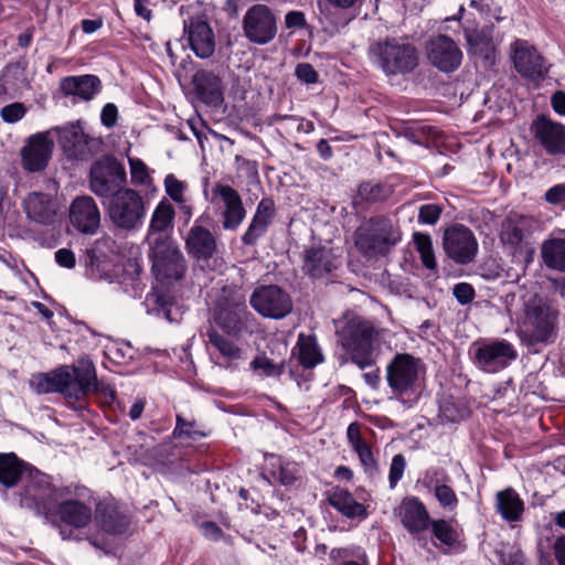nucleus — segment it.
Returning <instances> with one entry per match:
<instances>
[{
  "label": "nucleus",
  "instance_id": "obj_1",
  "mask_svg": "<svg viewBox=\"0 0 565 565\" xmlns=\"http://www.w3.org/2000/svg\"><path fill=\"white\" fill-rule=\"evenodd\" d=\"M89 490L81 484L55 487L46 475L30 476L21 493L20 504L51 521L75 529L86 527L92 521V508L85 502Z\"/></svg>",
  "mask_w": 565,
  "mask_h": 565
},
{
  "label": "nucleus",
  "instance_id": "obj_2",
  "mask_svg": "<svg viewBox=\"0 0 565 565\" xmlns=\"http://www.w3.org/2000/svg\"><path fill=\"white\" fill-rule=\"evenodd\" d=\"M392 396L405 407L419 399L425 382L426 366L422 359L409 353H396L385 367Z\"/></svg>",
  "mask_w": 565,
  "mask_h": 565
},
{
  "label": "nucleus",
  "instance_id": "obj_3",
  "mask_svg": "<svg viewBox=\"0 0 565 565\" xmlns=\"http://www.w3.org/2000/svg\"><path fill=\"white\" fill-rule=\"evenodd\" d=\"M381 333L373 322L360 316L345 317L337 326L338 343L361 370L375 363L374 351Z\"/></svg>",
  "mask_w": 565,
  "mask_h": 565
},
{
  "label": "nucleus",
  "instance_id": "obj_4",
  "mask_svg": "<svg viewBox=\"0 0 565 565\" xmlns=\"http://www.w3.org/2000/svg\"><path fill=\"white\" fill-rule=\"evenodd\" d=\"M93 379V370L86 362H77L73 366L64 365L49 373L33 375L30 386L38 394L61 393L68 402L83 401V394L92 390L88 382Z\"/></svg>",
  "mask_w": 565,
  "mask_h": 565
},
{
  "label": "nucleus",
  "instance_id": "obj_5",
  "mask_svg": "<svg viewBox=\"0 0 565 565\" xmlns=\"http://www.w3.org/2000/svg\"><path fill=\"white\" fill-rule=\"evenodd\" d=\"M367 55L371 63L387 77L406 76L419 64L416 46L403 38L387 36L370 44Z\"/></svg>",
  "mask_w": 565,
  "mask_h": 565
},
{
  "label": "nucleus",
  "instance_id": "obj_6",
  "mask_svg": "<svg viewBox=\"0 0 565 565\" xmlns=\"http://www.w3.org/2000/svg\"><path fill=\"white\" fill-rule=\"evenodd\" d=\"M356 249L365 257L386 256L402 239L397 222L375 215L362 222L353 234Z\"/></svg>",
  "mask_w": 565,
  "mask_h": 565
},
{
  "label": "nucleus",
  "instance_id": "obj_7",
  "mask_svg": "<svg viewBox=\"0 0 565 565\" xmlns=\"http://www.w3.org/2000/svg\"><path fill=\"white\" fill-rule=\"evenodd\" d=\"M152 270L158 281L170 286L183 278L185 259L181 250L167 237H157L151 246Z\"/></svg>",
  "mask_w": 565,
  "mask_h": 565
},
{
  "label": "nucleus",
  "instance_id": "obj_8",
  "mask_svg": "<svg viewBox=\"0 0 565 565\" xmlns=\"http://www.w3.org/2000/svg\"><path fill=\"white\" fill-rule=\"evenodd\" d=\"M558 312L541 300L526 305L521 334L530 344L548 342L556 333Z\"/></svg>",
  "mask_w": 565,
  "mask_h": 565
},
{
  "label": "nucleus",
  "instance_id": "obj_9",
  "mask_svg": "<svg viewBox=\"0 0 565 565\" xmlns=\"http://www.w3.org/2000/svg\"><path fill=\"white\" fill-rule=\"evenodd\" d=\"M108 215L118 228L126 231L139 228L146 215L142 196L132 189H121L111 196Z\"/></svg>",
  "mask_w": 565,
  "mask_h": 565
},
{
  "label": "nucleus",
  "instance_id": "obj_10",
  "mask_svg": "<svg viewBox=\"0 0 565 565\" xmlns=\"http://www.w3.org/2000/svg\"><path fill=\"white\" fill-rule=\"evenodd\" d=\"M247 313L246 297L241 288H223L216 306L215 323L227 334L237 335Z\"/></svg>",
  "mask_w": 565,
  "mask_h": 565
},
{
  "label": "nucleus",
  "instance_id": "obj_11",
  "mask_svg": "<svg viewBox=\"0 0 565 565\" xmlns=\"http://www.w3.org/2000/svg\"><path fill=\"white\" fill-rule=\"evenodd\" d=\"M126 169L114 157L95 161L89 171V189L99 198L114 196L126 182Z\"/></svg>",
  "mask_w": 565,
  "mask_h": 565
},
{
  "label": "nucleus",
  "instance_id": "obj_12",
  "mask_svg": "<svg viewBox=\"0 0 565 565\" xmlns=\"http://www.w3.org/2000/svg\"><path fill=\"white\" fill-rule=\"evenodd\" d=\"M476 366L487 373H495L505 369L518 358L513 345L507 340L484 339L471 347Z\"/></svg>",
  "mask_w": 565,
  "mask_h": 565
},
{
  "label": "nucleus",
  "instance_id": "obj_13",
  "mask_svg": "<svg viewBox=\"0 0 565 565\" xmlns=\"http://www.w3.org/2000/svg\"><path fill=\"white\" fill-rule=\"evenodd\" d=\"M58 142L67 158L87 161L103 150L102 138L84 131L79 122L58 128Z\"/></svg>",
  "mask_w": 565,
  "mask_h": 565
},
{
  "label": "nucleus",
  "instance_id": "obj_14",
  "mask_svg": "<svg viewBox=\"0 0 565 565\" xmlns=\"http://www.w3.org/2000/svg\"><path fill=\"white\" fill-rule=\"evenodd\" d=\"M250 306L265 318L281 319L292 309L289 295L276 285L256 288L250 298Z\"/></svg>",
  "mask_w": 565,
  "mask_h": 565
},
{
  "label": "nucleus",
  "instance_id": "obj_15",
  "mask_svg": "<svg viewBox=\"0 0 565 565\" xmlns=\"http://www.w3.org/2000/svg\"><path fill=\"white\" fill-rule=\"evenodd\" d=\"M428 62L438 71L451 73L459 68L462 62V51L450 36L438 34L426 42Z\"/></svg>",
  "mask_w": 565,
  "mask_h": 565
},
{
  "label": "nucleus",
  "instance_id": "obj_16",
  "mask_svg": "<svg viewBox=\"0 0 565 565\" xmlns=\"http://www.w3.org/2000/svg\"><path fill=\"white\" fill-rule=\"evenodd\" d=\"M243 30L250 42L266 44L276 36V18L267 6L255 4L244 15Z\"/></svg>",
  "mask_w": 565,
  "mask_h": 565
},
{
  "label": "nucleus",
  "instance_id": "obj_17",
  "mask_svg": "<svg viewBox=\"0 0 565 565\" xmlns=\"http://www.w3.org/2000/svg\"><path fill=\"white\" fill-rule=\"evenodd\" d=\"M444 249L455 263L468 264L477 255L478 242L470 228L457 224L445 232Z\"/></svg>",
  "mask_w": 565,
  "mask_h": 565
},
{
  "label": "nucleus",
  "instance_id": "obj_18",
  "mask_svg": "<svg viewBox=\"0 0 565 565\" xmlns=\"http://www.w3.org/2000/svg\"><path fill=\"white\" fill-rule=\"evenodd\" d=\"M512 60L516 72L531 79L543 78L547 72L544 58L527 41L516 39L511 44Z\"/></svg>",
  "mask_w": 565,
  "mask_h": 565
},
{
  "label": "nucleus",
  "instance_id": "obj_19",
  "mask_svg": "<svg viewBox=\"0 0 565 565\" xmlns=\"http://www.w3.org/2000/svg\"><path fill=\"white\" fill-rule=\"evenodd\" d=\"M212 193L217 195L222 202V226L226 231H235L244 222L246 210L238 192L226 184L216 183Z\"/></svg>",
  "mask_w": 565,
  "mask_h": 565
},
{
  "label": "nucleus",
  "instance_id": "obj_20",
  "mask_svg": "<svg viewBox=\"0 0 565 565\" xmlns=\"http://www.w3.org/2000/svg\"><path fill=\"white\" fill-rule=\"evenodd\" d=\"M70 222L83 234H96L100 225V212L95 200L88 195L74 199L70 206Z\"/></svg>",
  "mask_w": 565,
  "mask_h": 565
},
{
  "label": "nucleus",
  "instance_id": "obj_21",
  "mask_svg": "<svg viewBox=\"0 0 565 565\" xmlns=\"http://www.w3.org/2000/svg\"><path fill=\"white\" fill-rule=\"evenodd\" d=\"M535 138L548 154H565V126L541 116L533 122Z\"/></svg>",
  "mask_w": 565,
  "mask_h": 565
},
{
  "label": "nucleus",
  "instance_id": "obj_22",
  "mask_svg": "<svg viewBox=\"0 0 565 565\" xmlns=\"http://www.w3.org/2000/svg\"><path fill=\"white\" fill-rule=\"evenodd\" d=\"M53 142L42 134L29 138L21 150L22 166L29 172H38L46 168L53 151Z\"/></svg>",
  "mask_w": 565,
  "mask_h": 565
},
{
  "label": "nucleus",
  "instance_id": "obj_23",
  "mask_svg": "<svg viewBox=\"0 0 565 565\" xmlns=\"http://www.w3.org/2000/svg\"><path fill=\"white\" fill-rule=\"evenodd\" d=\"M403 526L412 535L419 534L430 526V516L425 504L417 497L405 498L398 509Z\"/></svg>",
  "mask_w": 565,
  "mask_h": 565
},
{
  "label": "nucleus",
  "instance_id": "obj_24",
  "mask_svg": "<svg viewBox=\"0 0 565 565\" xmlns=\"http://www.w3.org/2000/svg\"><path fill=\"white\" fill-rule=\"evenodd\" d=\"M185 33L189 45L198 57L207 58L214 53V33L206 21L192 19L189 24H185Z\"/></svg>",
  "mask_w": 565,
  "mask_h": 565
},
{
  "label": "nucleus",
  "instance_id": "obj_25",
  "mask_svg": "<svg viewBox=\"0 0 565 565\" xmlns=\"http://www.w3.org/2000/svg\"><path fill=\"white\" fill-rule=\"evenodd\" d=\"M275 212L274 201L269 198L262 199L256 206L246 232L242 236V242L248 246L255 245L266 234L275 217Z\"/></svg>",
  "mask_w": 565,
  "mask_h": 565
},
{
  "label": "nucleus",
  "instance_id": "obj_26",
  "mask_svg": "<svg viewBox=\"0 0 565 565\" xmlns=\"http://www.w3.org/2000/svg\"><path fill=\"white\" fill-rule=\"evenodd\" d=\"M192 83L195 93L206 105L217 107L223 103V83L218 74L200 70L193 75Z\"/></svg>",
  "mask_w": 565,
  "mask_h": 565
},
{
  "label": "nucleus",
  "instance_id": "obj_27",
  "mask_svg": "<svg viewBox=\"0 0 565 565\" xmlns=\"http://www.w3.org/2000/svg\"><path fill=\"white\" fill-rule=\"evenodd\" d=\"M188 253L198 262H207L217 249L216 238L207 228L194 225L186 236Z\"/></svg>",
  "mask_w": 565,
  "mask_h": 565
},
{
  "label": "nucleus",
  "instance_id": "obj_28",
  "mask_svg": "<svg viewBox=\"0 0 565 565\" xmlns=\"http://www.w3.org/2000/svg\"><path fill=\"white\" fill-rule=\"evenodd\" d=\"M28 217L39 224H52L57 214V203L51 195L41 192L30 193L23 201Z\"/></svg>",
  "mask_w": 565,
  "mask_h": 565
},
{
  "label": "nucleus",
  "instance_id": "obj_29",
  "mask_svg": "<svg viewBox=\"0 0 565 565\" xmlns=\"http://www.w3.org/2000/svg\"><path fill=\"white\" fill-rule=\"evenodd\" d=\"M60 87L64 95L88 102L100 92L102 82L96 75H75L64 77Z\"/></svg>",
  "mask_w": 565,
  "mask_h": 565
},
{
  "label": "nucleus",
  "instance_id": "obj_30",
  "mask_svg": "<svg viewBox=\"0 0 565 565\" xmlns=\"http://www.w3.org/2000/svg\"><path fill=\"white\" fill-rule=\"evenodd\" d=\"M95 513L100 527L107 533L121 534L129 525L128 515L120 511L114 500L97 503Z\"/></svg>",
  "mask_w": 565,
  "mask_h": 565
},
{
  "label": "nucleus",
  "instance_id": "obj_31",
  "mask_svg": "<svg viewBox=\"0 0 565 565\" xmlns=\"http://www.w3.org/2000/svg\"><path fill=\"white\" fill-rule=\"evenodd\" d=\"M495 510L507 522H518L524 512V502L513 488H507L495 494Z\"/></svg>",
  "mask_w": 565,
  "mask_h": 565
},
{
  "label": "nucleus",
  "instance_id": "obj_32",
  "mask_svg": "<svg viewBox=\"0 0 565 565\" xmlns=\"http://www.w3.org/2000/svg\"><path fill=\"white\" fill-rule=\"evenodd\" d=\"M329 504L347 518H366L367 512L363 504L359 503L345 489L334 488L329 497Z\"/></svg>",
  "mask_w": 565,
  "mask_h": 565
},
{
  "label": "nucleus",
  "instance_id": "obj_33",
  "mask_svg": "<svg viewBox=\"0 0 565 565\" xmlns=\"http://www.w3.org/2000/svg\"><path fill=\"white\" fill-rule=\"evenodd\" d=\"M540 256L546 268L565 274V238L545 239L541 245Z\"/></svg>",
  "mask_w": 565,
  "mask_h": 565
},
{
  "label": "nucleus",
  "instance_id": "obj_34",
  "mask_svg": "<svg viewBox=\"0 0 565 565\" xmlns=\"http://www.w3.org/2000/svg\"><path fill=\"white\" fill-rule=\"evenodd\" d=\"M347 437L353 450L358 454L361 465L365 471L373 473L377 470V463L370 445L361 435L360 425L354 422L348 426Z\"/></svg>",
  "mask_w": 565,
  "mask_h": 565
},
{
  "label": "nucleus",
  "instance_id": "obj_35",
  "mask_svg": "<svg viewBox=\"0 0 565 565\" xmlns=\"http://www.w3.org/2000/svg\"><path fill=\"white\" fill-rule=\"evenodd\" d=\"M207 343L212 347L222 359L225 360V366H230L236 361L243 359L244 350L233 340L221 334L214 328H210L206 332Z\"/></svg>",
  "mask_w": 565,
  "mask_h": 565
},
{
  "label": "nucleus",
  "instance_id": "obj_36",
  "mask_svg": "<svg viewBox=\"0 0 565 565\" xmlns=\"http://www.w3.org/2000/svg\"><path fill=\"white\" fill-rule=\"evenodd\" d=\"M392 188L381 183L364 182L359 185L352 204L356 210H364L365 205L375 204L387 200L392 194Z\"/></svg>",
  "mask_w": 565,
  "mask_h": 565
},
{
  "label": "nucleus",
  "instance_id": "obj_37",
  "mask_svg": "<svg viewBox=\"0 0 565 565\" xmlns=\"http://www.w3.org/2000/svg\"><path fill=\"white\" fill-rule=\"evenodd\" d=\"M531 234L530 220L524 216L509 217L502 223L500 238L504 245L515 247Z\"/></svg>",
  "mask_w": 565,
  "mask_h": 565
},
{
  "label": "nucleus",
  "instance_id": "obj_38",
  "mask_svg": "<svg viewBox=\"0 0 565 565\" xmlns=\"http://www.w3.org/2000/svg\"><path fill=\"white\" fill-rule=\"evenodd\" d=\"M175 213L173 206L167 201H160L152 212L147 241L152 246L156 234L166 233L173 227Z\"/></svg>",
  "mask_w": 565,
  "mask_h": 565
},
{
  "label": "nucleus",
  "instance_id": "obj_39",
  "mask_svg": "<svg viewBox=\"0 0 565 565\" xmlns=\"http://www.w3.org/2000/svg\"><path fill=\"white\" fill-rule=\"evenodd\" d=\"M333 267L331 253L326 247H311L306 250L303 270L312 277H320Z\"/></svg>",
  "mask_w": 565,
  "mask_h": 565
},
{
  "label": "nucleus",
  "instance_id": "obj_40",
  "mask_svg": "<svg viewBox=\"0 0 565 565\" xmlns=\"http://www.w3.org/2000/svg\"><path fill=\"white\" fill-rule=\"evenodd\" d=\"M25 465L13 454L0 455V483L14 487L23 477Z\"/></svg>",
  "mask_w": 565,
  "mask_h": 565
},
{
  "label": "nucleus",
  "instance_id": "obj_41",
  "mask_svg": "<svg viewBox=\"0 0 565 565\" xmlns=\"http://www.w3.org/2000/svg\"><path fill=\"white\" fill-rule=\"evenodd\" d=\"M299 362L306 369H311L322 362V353L311 335L300 334L298 339Z\"/></svg>",
  "mask_w": 565,
  "mask_h": 565
},
{
  "label": "nucleus",
  "instance_id": "obj_42",
  "mask_svg": "<svg viewBox=\"0 0 565 565\" xmlns=\"http://www.w3.org/2000/svg\"><path fill=\"white\" fill-rule=\"evenodd\" d=\"M465 39L470 47V51H472L475 54L489 57V54L492 51V38L489 31L466 28Z\"/></svg>",
  "mask_w": 565,
  "mask_h": 565
},
{
  "label": "nucleus",
  "instance_id": "obj_43",
  "mask_svg": "<svg viewBox=\"0 0 565 565\" xmlns=\"http://www.w3.org/2000/svg\"><path fill=\"white\" fill-rule=\"evenodd\" d=\"M23 71L19 65H8L0 75V92L11 95L20 88Z\"/></svg>",
  "mask_w": 565,
  "mask_h": 565
},
{
  "label": "nucleus",
  "instance_id": "obj_44",
  "mask_svg": "<svg viewBox=\"0 0 565 565\" xmlns=\"http://www.w3.org/2000/svg\"><path fill=\"white\" fill-rule=\"evenodd\" d=\"M249 366L260 377L279 376L285 370L284 363L276 364L265 354L255 356Z\"/></svg>",
  "mask_w": 565,
  "mask_h": 565
},
{
  "label": "nucleus",
  "instance_id": "obj_45",
  "mask_svg": "<svg viewBox=\"0 0 565 565\" xmlns=\"http://www.w3.org/2000/svg\"><path fill=\"white\" fill-rule=\"evenodd\" d=\"M164 189L166 193L173 200L174 202L181 204V209L184 210L186 214H191L190 207L184 205L185 198H184V191L186 189V185L184 182L180 181L175 178L174 174H168L164 178Z\"/></svg>",
  "mask_w": 565,
  "mask_h": 565
},
{
  "label": "nucleus",
  "instance_id": "obj_46",
  "mask_svg": "<svg viewBox=\"0 0 565 565\" xmlns=\"http://www.w3.org/2000/svg\"><path fill=\"white\" fill-rule=\"evenodd\" d=\"M430 527L434 536L446 545L456 543L458 534L455 527L446 520L439 519L430 521Z\"/></svg>",
  "mask_w": 565,
  "mask_h": 565
},
{
  "label": "nucleus",
  "instance_id": "obj_47",
  "mask_svg": "<svg viewBox=\"0 0 565 565\" xmlns=\"http://www.w3.org/2000/svg\"><path fill=\"white\" fill-rule=\"evenodd\" d=\"M79 362H86L93 370V379L88 381L92 385V390L83 394V399L88 395H98L105 398L106 402L113 401L115 398V390L110 385L97 380L96 370L93 362L84 359L79 360Z\"/></svg>",
  "mask_w": 565,
  "mask_h": 565
},
{
  "label": "nucleus",
  "instance_id": "obj_48",
  "mask_svg": "<svg viewBox=\"0 0 565 565\" xmlns=\"http://www.w3.org/2000/svg\"><path fill=\"white\" fill-rule=\"evenodd\" d=\"M195 426L196 424L194 420H186L181 415H177L175 427L172 435L177 439L189 438L192 440L205 437V434L195 429Z\"/></svg>",
  "mask_w": 565,
  "mask_h": 565
},
{
  "label": "nucleus",
  "instance_id": "obj_49",
  "mask_svg": "<svg viewBox=\"0 0 565 565\" xmlns=\"http://www.w3.org/2000/svg\"><path fill=\"white\" fill-rule=\"evenodd\" d=\"M433 491L436 500L443 509L450 512L457 509L458 498L454 489L448 486V482L438 486L437 488L433 489Z\"/></svg>",
  "mask_w": 565,
  "mask_h": 565
},
{
  "label": "nucleus",
  "instance_id": "obj_50",
  "mask_svg": "<svg viewBox=\"0 0 565 565\" xmlns=\"http://www.w3.org/2000/svg\"><path fill=\"white\" fill-rule=\"evenodd\" d=\"M128 162L130 167L131 183L137 185H147L151 178L146 163L139 158H128Z\"/></svg>",
  "mask_w": 565,
  "mask_h": 565
},
{
  "label": "nucleus",
  "instance_id": "obj_51",
  "mask_svg": "<svg viewBox=\"0 0 565 565\" xmlns=\"http://www.w3.org/2000/svg\"><path fill=\"white\" fill-rule=\"evenodd\" d=\"M450 481L447 471L439 467H430L424 473L423 483L427 489H435Z\"/></svg>",
  "mask_w": 565,
  "mask_h": 565
},
{
  "label": "nucleus",
  "instance_id": "obj_52",
  "mask_svg": "<svg viewBox=\"0 0 565 565\" xmlns=\"http://www.w3.org/2000/svg\"><path fill=\"white\" fill-rule=\"evenodd\" d=\"M406 468V460L402 454H397L393 457L390 472H388V482L390 488L394 489L398 481L403 478L404 471Z\"/></svg>",
  "mask_w": 565,
  "mask_h": 565
},
{
  "label": "nucleus",
  "instance_id": "obj_53",
  "mask_svg": "<svg viewBox=\"0 0 565 565\" xmlns=\"http://www.w3.org/2000/svg\"><path fill=\"white\" fill-rule=\"evenodd\" d=\"M441 212L438 204H424L419 207L418 221L423 224L434 225L440 218Z\"/></svg>",
  "mask_w": 565,
  "mask_h": 565
},
{
  "label": "nucleus",
  "instance_id": "obj_54",
  "mask_svg": "<svg viewBox=\"0 0 565 565\" xmlns=\"http://www.w3.org/2000/svg\"><path fill=\"white\" fill-rule=\"evenodd\" d=\"M300 469L295 462H285L280 465L278 472V480L284 486H290L295 483V481L299 477Z\"/></svg>",
  "mask_w": 565,
  "mask_h": 565
},
{
  "label": "nucleus",
  "instance_id": "obj_55",
  "mask_svg": "<svg viewBox=\"0 0 565 565\" xmlns=\"http://www.w3.org/2000/svg\"><path fill=\"white\" fill-rule=\"evenodd\" d=\"M452 295L460 305H468L475 299L476 292L470 284L459 282L454 286Z\"/></svg>",
  "mask_w": 565,
  "mask_h": 565
},
{
  "label": "nucleus",
  "instance_id": "obj_56",
  "mask_svg": "<svg viewBox=\"0 0 565 565\" xmlns=\"http://www.w3.org/2000/svg\"><path fill=\"white\" fill-rule=\"evenodd\" d=\"M466 415L463 408H459L452 402H445L440 406V416L443 419L451 423L461 420Z\"/></svg>",
  "mask_w": 565,
  "mask_h": 565
},
{
  "label": "nucleus",
  "instance_id": "obj_57",
  "mask_svg": "<svg viewBox=\"0 0 565 565\" xmlns=\"http://www.w3.org/2000/svg\"><path fill=\"white\" fill-rule=\"evenodd\" d=\"M25 114V108L21 103H13L1 109V117L6 122H17Z\"/></svg>",
  "mask_w": 565,
  "mask_h": 565
},
{
  "label": "nucleus",
  "instance_id": "obj_58",
  "mask_svg": "<svg viewBox=\"0 0 565 565\" xmlns=\"http://www.w3.org/2000/svg\"><path fill=\"white\" fill-rule=\"evenodd\" d=\"M295 74L299 81L306 84H315L318 82V73L309 63L298 64Z\"/></svg>",
  "mask_w": 565,
  "mask_h": 565
},
{
  "label": "nucleus",
  "instance_id": "obj_59",
  "mask_svg": "<svg viewBox=\"0 0 565 565\" xmlns=\"http://www.w3.org/2000/svg\"><path fill=\"white\" fill-rule=\"evenodd\" d=\"M118 109L116 105L108 103L106 104L100 113L102 124L107 128H113L117 124Z\"/></svg>",
  "mask_w": 565,
  "mask_h": 565
},
{
  "label": "nucleus",
  "instance_id": "obj_60",
  "mask_svg": "<svg viewBox=\"0 0 565 565\" xmlns=\"http://www.w3.org/2000/svg\"><path fill=\"white\" fill-rule=\"evenodd\" d=\"M547 203L557 205L565 201V183H559L548 189L544 195Z\"/></svg>",
  "mask_w": 565,
  "mask_h": 565
},
{
  "label": "nucleus",
  "instance_id": "obj_61",
  "mask_svg": "<svg viewBox=\"0 0 565 565\" xmlns=\"http://www.w3.org/2000/svg\"><path fill=\"white\" fill-rule=\"evenodd\" d=\"M285 24L288 29H301L306 24L305 14L301 11H289L285 17Z\"/></svg>",
  "mask_w": 565,
  "mask_h": 565
},
{
  "label": "nucleus",
  "instance_id": "obj_62",
  "mask_svg": "<svg viewBox=\"0 0 565 565\" xmlns=\"http://www.w3.org/2000/svg\"><path fill=\"white\" fill-rule=\"evenodd\" d=\"M56 263L65 268H73L75 266V256L71 249L61 248L55 252Z\"/></svg>",
  "mask_w": 565,
  "mask_h": 565
},
{
  "label": "nucleus",
  "instance_id": "obj_63",
  "mask_svg": "<svg viewBox=\"0 0 565 565\" xmlns=\"http://www.w3.org/2000/svg\"><path fill=\"white\" fill-rule=\"evenodd\" d=\"M202 533L205 537L217 541L221 539L223 532L218 525L214 522H204L201 525Z\"/></svg>",
  "mask_w": 565,
  "mask_h": 565
},
{
  "label": "nucleus",
  "instance_id": "obj_64",
  "mask_svg": "<svg viewBox=\"0 0 565 565\" xmlns=\"http://www.w3.org/2000/svg\"><path fill=\"white\" fill-rule=\"evenodd\" d=\"M553 550L558 565H565V535H562L555 540Z\"/></svg>",
  "mask_w": 565,
  "mask_h": 565
}]
</instances>
